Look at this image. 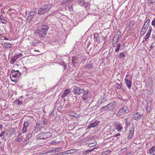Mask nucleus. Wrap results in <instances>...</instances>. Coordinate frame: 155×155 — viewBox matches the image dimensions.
<instances>
[{"label":"nucleus","instance_id":"f257e3e1","mask_svg":"<svg viewBox=\"0 0 155 155\" xmlns=\"http://www.w3.org/2000/svg\"><path fill=\"white\" fill-rule=\"evenodd\" d=\"M129 112L128 107L124 106L122 107L119 110V111L116 113L117 116L118 117H123L125 114Z\"/></svg>","mask_w":155,"mask_h":155},{"label":"nucleus","instance_id":"f03ea898","mask_svg":"<svg viewBox=\"0 0 155 155\" xmlns=\"http://www.w3.org/2000/svg\"><path fill=\"white\" fill-rule=\"evenodd\" d=\"M52 136L51 133L49 132H42L39 134L36 137L37 140H44L50 138Z\"/></svg>","mask_w":155,"mask_h":155},{"label":"nucleus","instance_id":"7ed1b4c3","mask_svg":"<svg viewBox=\"0 0 155 155\" xmlns=\"http://www.w3.org/2000/svg\"><path fill=\"white\" fill-rule=\"evenodd\" d=\"M21 74V73L18 70L15 71L12 70L10 75V77L11 81L13 82H16L17 81V79L15 78H17L20 76Z\"/></svg>","mask_w":155,"mask_h":155},{"label":"nucleus","instance_id":"20e7f679","mask_svg":"<svg viewBox=\"0 0 155 155\" xmlns=\"http://www.w3.org/2000/svg\"><path fill=\"white\" fill-rule=\"evenodd\" d=\"M51 6V5L50 4L43 5L39 9L38 14L40 15L45 14L49 10Z\"/></svg>","mask_w":155,"mask_h":155},{"label":"nucleus","instance_id":"39448f33","mask_svg":"<svg viewBox=\"0 0 155 155\" xmlns=\"http://www.w3.org/2000/svg\"><path fill=\"white\" fill-rule=\"evenodd\" d=\"M73 89V92L74 94H82L84 92V89H82L76 86H74Z\"/></svg>","mask_w":155,"mask_h":155},{"label":"nucleus","instance_id":"423d86ee","mask_svg":"<svg viewBox=\"0 0 155 155\" xmlns=\"http://www.w3.org/2000/svg\"><path fill=\"white\" fill-rule=\"evenodd\" d=\"M143 116V115H140L138 113L136 112L131 116V118L134 120H138L139 119H141Z\"/></svg>","mask_w":155,"mask_h":155},{"label":"nucleus","instance_id":"0eeeda50","mask_svg":"<svg viewBox=\"0 0 155 155\" xmlns=\"http://www.w3.org/2000/svg\"><path fill=\"white\" fill-rule=\"evenodd\" d=\"M134 127H133L131 128V129L129 130L127 139L130 140L134 134Z\"/></svg>","mask_w":155,"mask_h":155},{"label":"nucleus","instance_id":"6e6552de","mask_svg":"<svg viewBox=\"0 0 155 155\" xmlns=\"http://www.w3.org/2000/svg\"><path fill=\"white\" fill-rule=\"evenodd\" d=\"M84 92H83L82 94H83L82 96V98L83 100L84 101L87 100L88 97V93L89 92V91L88 90L86 89L85 90L84 89Z\"/></svg>","mask_w":155,"mask_h":155},{"label":"nucleus","instance_id":"1a4fd4ad","mask_svg":"<svg viewBox=\"0 0 155 155\" xmlns=\"http://www.w3.org/2000/svg\"><path fill=\"white\" fill-rule=\"evenodd\" d=\"M40 122L39 121L37 122L35 127V130L31 132L32 134H35V133L37 132V131L41 129V127H40Z\"/></svg>","mask_w":155,"mask_h":155},{"label":"nucleus","instance_id":"9d476101","mask_svg":"<svg viewBox=\"0 0 155 155\" xmlns=\"http://www.w3.org/2000/svg\"><path fill=\"white\" fill-rule=\"evenodd\" d=\"M114 126L115 129L119 132L121 131V130L122 129L123 127L121 124L118 123H114Z\"/></svg>","mask_w":155,"mask_h":155},{"label":"nucleus","instance_id":"9b49d317","mask_svg":"<svg viewBox=\"0 0 155 155\" xmlns=\"http://www.w3.org/2000/svg\"><path fill=\"white\" fill-rule=\"evenodd\" d=\"M37 33L40 37L44 38V37L46 35L47 33H45V31L44 32L42 31L41 30H40L39 29L37 31Z\"/></svg>","mask_w":155,"mask_h":155},{"label":"nucleus","instance_id":"f8f14e48","mask_svg":"<svg viewBox=\"0 0 155 155\" xmlns=\"http://www.w3.org/2000/svg\"><path fill=\"white\" fill-rule=\"evenodd\" d=\"M99 123V121L97 120L90 124H89V125L88 126L87 128L90 129L91 128L95 127L98 125Z\"/></svg>","mask_w":155,"mask_h":155},{"label":"nucleus","instance_id":"ddd939ff","mask_svg":"<svg viewBox=\"0 0 155 155\" xmlns=\"http://www.w3.org/2000/svg\"><path fill=\"white\" fill-rule=\"evenodd\" d=\"M49 29V27L47 25H42L41 29H39L40 30H41L43 32L45 31V33H47L48 32V31Z\"/></svg>","mask_w":155,"mask_h":155},{"label":"nucleus","instance_id":"4468645a","mask_svg":"<svg viewBox=\"0 0 155 155\" xmlns=\"http://www.w3.org/2000/svg\"><path fill=\"white\" fill-rule=\"evenodd\" d=\"M125 82L128 87L130 89L131 86V81L127 79H125Z\"/></svg>","mask_w":155,"mask_h":155},{"label":"nucleus","instance_id":"2eb2a0df","mask_svg":"<svg viewBox=\"0 0 155 155\" xmlns=\"http://www.w3.org/2000/svg\"><path fill=\"white\" fill-rule=\"evenodd\" d=\"M78 59L75 56H73L72 57V62L74 65H75L78 63Z\"/></svg>","mask_w":155,"mask_h":155},{"label":"nucleus","instance_id":"dca6fc26","mask_svg":"<svg viewBox=\"0 0 155 155\" xmlns=\"http://www.w3.org/2000/svg\"><path fill=\"white\" fill-rule=\"evenodd\" d=\"M70 90L68 89H66L64 91V93L61 95V97L64 98L69 93Z\"/></svg>","mask_w":155,"mask_h":155},{"label":"nucleus","instance_id":"f3484780","mask_svg":"<svg viewBox=\"0 0 155 155\" xmlns=\"http://www.w3.org/2000/svg\"><path fill=\"white\" fill-rule=\"evenodd\" d=\"M121 37V32L120 31H118L114 36V37L116 39H119Z\"/></svg>","mask_w":155,"mask_h":155},{"label":"nucleus","instance_id":"a211bd4d","mask_svg":"<svg viewBox=\"0 0 155 155\" xmlns=\"http://www.w3.org/2000/svg\"><path fill=\"white\" fill-rule=\"evenodd\" d=\"M2 45L3 47L5 48H10L12 46L11 44L5 42L3 43Z\"/></svg>","mask_w":155,"mask_h":155},{"label":"nucleus","instance_id":"6ab92c4d","mask_svg":"<svg viewBox=\"0 0 155 155\" xmlns=\"http://www.w3.org/2000/svg\"><path fill=\"white\" fill-rule=\"evenodd\" d=\"M101 111H103L104 110L107 111L109 110V108L107 107V105L103 107L100 109Z\"/></svg>","mask_w":155,"mask_h":155},{"label":"nucleus","instance_id":"aec40b11","mask_svg":"<svg viewBox=\"0 0 155 155\" xmlns=\"http://www.w3.org/2000/svg\"><path fill=\"white\" fill-rule=\"evenodd\" d=\"M151 28L150 29H149L148 30L147 32V34L146 35V38H145V39H148V38H149L150 34V32L151 31Z\"/></svg>","mask_w":155,"mask_h":155},{"label":"nucleus","instance_id":"412c9836","mask_svg":"<svg viewBox=\"0 0 155 155\" xmlns=\"http://www.w3.org/2000/svg\"><path fill=\"white\" fill-rule=\"evenodd\" d=\"M31 12L28 14V15L27 18V19L28 20L30 21L33 18L32 14H31Z\"/></svg>","mask_w":155,"mask_h":155},{"label":"nucleus","instance_id":"4be33fe9","mask_svg":"<svg viewBox=\"0 0 155 155\" xmlns=\"http://www.w3.org/2000/svg\"><path fill=\"white\" fill-rule=\"evenodd\" d=\"M84 68H85L91 69L93 68V66L92 64H89L86 65H85Z\"/></svg>","mask_w":155,"mask_h":155},{"label":"nucleus","instance_id":"5701e85b","mask_svg":"<svg viewBox=\"0 0 155 155\" xmlns=\"http://www.w3.org/2000/svg\"><path fill=\"white\" fill-rule=\"evenodd\" d=\"M22 56H23V54L21 53H20V54L15 56L14 57L16 59V60H17V59L19 58L22 57Z\"/></svg>","mask_w":155,"mask_h":155},{"label":"nucleus","instance_id":"b1692460","mask_svg":"<svg viewBox=\"0 0 155 155\" xmlns=\"http://www.w3.org/2000/svg\"><path fill=\"white\" fill-rule=\"evenodd\" d=\"M69 151L68 150L66 151L65 152H60L57 153L56 155H65L67 154H68V153L67 152Z\"/></svg>","mask_w":155,"mask_h":155},{"label":"nucleus","instance_id":"393cba45","mask_svg":"<svg viewBox=\"0 0 155 155\" xmlns=\"http://www.w3.org/2000/svg\"><path fill=\"white\" fill-rule=\"evenodd\" d=\"M149 153L150 154L152 153L155 151V146L150 148L149 150Z\"/></svg>","mask_w":155,"mask_h":155},{"label":"nucleus","instance_id":"a878e982","mask_svg":"<svg viewBox=\"0 0 155 155\" xmlns=\"http://www.w3.org/2000/svg\"><path fill=\"white\" fill-rule=\"evenodd\" d=\"M95 148V147H94L93 148H92V150H85V151H84V154H87L88 153H89V152H91L94 150Z\"/></svg>","mask_w":155,"mask_h":155},{"label":"nucleus","instance_id":"bb28decb","mask_svg":"<svg viewBox=\"0 0 155 155\" xmlns=\"http://www.w3.org/2000/svg\"><path fill=\"white\" fill-rule=\"evenodd\" d=\"M39 43L38 39H35L32 42L31 45H36L37 44Z\"/></svg>","mask_w":155,"mask_h":155},{"label":"nucleus","instance_id":"cd10ccee","mask_svg":"<svg viewBox=\"0 0 155 155\" xmlns=\"http://www.w3.org/2000/svg\"><path fill=\"white\" fill-rule=\"evenodd\" d=\"M118 39H117L116 41H115L114 39H113L112 43L114 47H115L117 45V43L118 42Z\"/></svg>","mask_w":155,"mask_h":155},{"label":"nucleus","instance_id":"c85d7f7f","mask_svg":"<svg viewBox=\"0 0 155 155\" xmlns=\"http://www.w3.org/2000/svg\"><path fill=\"white\" fill-rule=\"evenodd\" d=\"M115 86L116 88L118 89H120L122 88V85L121 84H118V83H116Z\"/></svg>","mask_w":155,"mask_h":155},{"label":"nucleus","instance_id":"c756f323","mask_svg":"<svg viewBox=\"0 0 155 155\" xmlns=\"http://www.w3.org/2000/svg\"><path fill=\"white\" fill-rule=\"evenodd\" d=\"M125 57V55L124 52L120 53L119 55V57L120 58H123Z\"/></svg>","mask_w":155,"mask_h":155},{"label":"nucleus","instance_id":"7c9ffc66","mask_svg":"<svg viewBox=\"0 0 155 155\" xmlns=\"http://www.w3.org/2000/svg\"><path fill=\"white\" fill-rule=\"evenodd\" d=\"M16 59L14 57H13L11 60L10 61V63L11 64H14L16 61Z\"/></svg>","mask_w":155,"mask_h":155},{"label":"nucleus","instance_id":"2f4dec72","mask_svg":"<svg viewBox=\"0 0 155 155\" xmlns=\"http://www.w3.org/2000/svg\"><path fill=\"white\" fill-rule=\"evenodd\" d=\"M134 21H130V22L129 24V28L130 29V28H132L133 26V25L134 24Z\"/></svg>","mask_w":155,"mask_h":155},{"label":"nucleus","instance_id":"473e14b6","mask_svg":"<svg viewBox=\"0 0 155 155\" xmlns=\"http://www.w3.org/2000/svg\"><path fill=\"white\" fill-rule=\"evenodd\" d=\"M2 18H4L3 16L1 17L0 18L1 21L3 23L6 24L7 22V21L6 19H3Z\"/></svg>","mask_w":155,"mask_h":155},{"label":"nucleus","instance_id":"72a5a7b5","mask_svg":"<svg viewBox=\"0 0 155 155\" xmlns=\"http://www.w3.org/2000/svg\"><path fill=\"white\" fill-rule=\"evenodd\" d=\"M120 46H121L120 44V43L118 44L117 45V46L116 47V49L115 50V51L117 52L120 49Z\"/></svg>","mask_w":155,"mask_h":155},{"label":"nucleus","instance_id":"f704fd0d","mask_svg":"<svg viewBox=\"0 0 155 155\" xmlns=\"http://www.w3.org/2000/svg\"><path fill=\"white\" fill-rule=\"evenodd\" d=\"M151 109V107L149 106L147 107L146 110L147 112H150Z\"/></svg>","mask_w":155,"mask_h":155},{"label":"nucleus","instance_id":"c9c22d12","mask_svg":"<svg viewBox=\"0 0 155 155\" xmlns=\"http://www.w3.org/2000/svg\"><path fill=\"white\" fill-rule=\"evenodd\" d=\"M29 122L27 121H25L24 123L23 124V126L25 127H27L29 126Z\"/></svg>","mask_w":155,"mask_h":155},{"label":"nucleus","instance_id":"e433bc0d","mask_svg":"<svg viewBox=\"0 0 155 155\" xmlns=\"http://www.w3.org/2000/svg\"><path fill=\"white\" fill-rule=\"evenodd\" d=\"M94 39H97L100 38L98 33L94 34Z\"/></svg>","mask_w":155,"mask_h":155},{"label":"nucleus","instance_id":"4c0bfd02","mask_svg":"<svg viewBox=\"0 0 155 155\" xmlns=\"http://www.w3.org/2000/svg\"><path fill=\"white\" fill-rule=\"evenodd\" d=\"M78 3L79 5L81 6H84V1L83 0H81Z\"/></svg>","mask_w":155,"mask_h":155},{"label":"nucleus","instance_id":"58836bf2","mask_svg":"<svg viewBox=\"0 0 155 155\" xmlns=\"http://www.w3.org/2000/svg\"><path fill=\"white\" fill-rule=\"evenodd\" d=\"M110 151L109 150H107L103 152L102 153V155H106L108 154L109 153H110Z\"/></svg>","mask_w":155,"mask_h":155},{"label":"nucleus","instance_id":"ea45409f","mask_svg":"<svg viewBox=\"0 0 155 155\" xmlns=\"http://www.w3.org/2000/svg\"><path fill=\"white\" fill-rule=\"evenodd\" d=\"M16 102H17L18 105H21L22 104V102L21 101H20L19 100H17L16 101Z\"/></svg>","mask_w":155,"mask_h":155},{"label":"nucleus","instance_id":"a19ab883","mask_svg":"<svg viewBox=\"0 0 155 155\" xmlns=\"http://www.w3.org/2000/svg\"><path fill=\"white\" fill-rule=\"evenodd\" d=\"M32 136V134H28V135L26 137V139H27L28 140V139H30V138H31V137Z\"/></svg>","mask_w":155,"mask_h":155},{"label":"nucleus","instance_id":"79ce46f5","mask_svg":"<svg viewBox=\"0 0 155 155\" xmlns=\"http://www.w3.org/2000/svg\"><path fill=\"white\" fill-rule=\"evenodd\" d=\"M62 148H60L55 149L54 152H58V151H61L62 150Z\"/></svg>","mask_w":155,"mask_h":155},{"label":"nucleus","instance_id":"37998d69","mask_svg":"<svg viewBox=\"0 0 155 155\" xmlns=\"http://www.w3.org/2000/svg\"><path fill=\"white\" fill-rule=\"evenodd\" d=\"M113 104L112 103H110L107 105V107H108L109 108V109H111L112 107Z\"/></svg>","mask_w":155,"mask_h":155},{"label":"nucleus","instance_id":"c03bdc74","mask_svg":"<svg viewBox=\"0 0 155 155\" xmlns=\"http://www.w3.org/2000/svg\"><path fill=\"white\" fill-rule=\"evenodd\" d=\"M150 22V19H147L146 21L145 22L144 24V25H148L149 26V23Z\"/></svg>","mask_w":155,"mask_h":155},{"label":"nucleus","instance_id":"a18cd8bd","mask_svg":"<svg viewBox=\"0 0 155 155\" xmlns=\"http://www.w3.org/2000/svg\"><path fill=\"white\" fill-rule=\"evenodd\" d=\"M101 101L100 102V104H102V103H103L105 101V99L104 98V97H101Z\"/></svg>","mask_w":155,"mask_h":155},{"label":"nucleus","instance_id":"49530a36","mask_svg":"<svg viewBox=\"0 0 155 155\" xmlns=\"http://www.w3.org/2000/svg\"><path fill=\"white\" fill-rule=\"evenodd\" d=\"M27 131V127L23 126L22 129V132L23 133H24Z\"/></svg>","mask_w":155,"mask_h":155},{"label":"nucleus","instance_id":"de8ad7c7","mask_svg":"<svg viewBox=\"0 0 155 155\" xmlns=\"http://www.w3.org/2000/svg\"><path fill=\"white\" fill-rule=\"evenodd\" d=\"M47 122L48 121L46 119H45L42 120V124H47Z\"/></svg>","mask_w":155,"mask_h":155},{"label":"nucleus","instance_id":"09e8293b","mask_svg":"<svg viewBox=\"0 0 155 155\" xmlns=\"http://www.w3.org/2000/svg\"><path fill=\"white\" fill-rule=\"evenodd\" d=\"M31 14H32V15L33 16V17H34V16H35L37 13V12H35V11H31Z\"/></svg>","mask_w":155,"mask_h":155},{"label":"nucleus","instance_id":"8fccbe9b","mask_svg":"<svg viewBox=\"0 0 155 155\" xmlns=\"http://www.w3.org/2000/svg\"><path fill=\"white\" fill-rule=\"evenodd\" d=\"M69 1V0H64L63 1L61 2V4H65L66 3H68Z\"/></svg>","mask_w":155,"mask_h":155},{"label":"nucleus","instance_id":"3c124183","mask_svg":"<svg viewBox=\"0 0 155 155\" xmlns=\"http://www.w3.org/2000/svg\"><path fill=\"white\" fill-rule=\"evenodd\" d=\"M152 24L153 26H154L155 25V18L152 21Z\"/></svg>","mask_w":155,"mask_h":155},{"label":"nucleus","instance_id":"603ef678","mask_svg":"<svg viewBox=\"0 0 155 155\" xmlns=\"http://www.w3.org/2000/svg\"><path fill=\"white\" fill-rule=\"evenodd\" d=\"M21 138L20 137H19V138H17V139H16V141L17 142H20L21 140Z\"/></svg>","mask_w":155,"mask_h":155},{"label":"nucleus","instance_id":"864d4df0","mask_svg":"<svg viewBox=\"0 0 155 155\" xmlns=\"http://www.w3.org/2000/svg\"><path fill=\"white\" fill-rule=\"evenodd\" d=\"M109 130L110 131H112V132L114 131V130L113 129V127H110L109 128Z\"/></svg>","mask_w":155,"mask_h":155},{"label":"nucleus","instance_id":"5fc2aeb1","mask_svg":"<svg viewBox=\"0 0 155 155\" xmlns=\"http://www.w3.org/2000/svg\"><path fill=\"white\" fill-rule=\"evenodd\" d=\"M147 29H144V28H143L141 31L145 33L147 31Z\"/></svg>","mask_w":155,"mask_h":155},{"label":"nucleus","instance_id":"6e6d98bb","mask_svg":"<svg viewBox=\"0 0 155 155\" xmlns=\"http://www.w3.org/2000/svg\"><path fill=\"white\" fill-rule=\"evenodd\" d=\"M5 131H2V133L0 134V137H2L5 134Z\"/></svg>","mask_w":155,"mask_h":155},{"label":"nucleus","instance_id":"4d7b16f0","mask_svg":"<svg viewBox=\"0 0 155 155\" xmlns=\"http://www.w3.org/2000/svg\"><path fill=\"white\" fill-rule=\"evenodd\" d=\"M59 142V141L58 142H55V140H53L52 141V143L53 144H56L58 143Z\"/></svg>","mask_w":155,"mask_h":155},{"label":"nucleus","instance_id":"13d9d810","mask_svg":"<svg viewBox=\"0 0 155 155\" xmlns=\"http://www.w3.org/2000/svg\"><path fill=\"white\" fill-rule=\"evenodd\" d=\"M89 5V3L88 2H84V6L85 7H86L87 6H88Z\"/></svg>","mask_w":155,"mask_h":155},{"label":"nucleus","instance_id":"bf43d9fd","mask_svg":"<svg viewBox=\"0 0 155 155\" xmlns=\"http://www.w3.org/2000/svg\"><path fill=\"white\" fill-rule=\"evenodd\" d=\"M148 26H148L147 25H144V24L143 28H144V29L145 28L147 29L148 28Z\"/></svg>","mask_w":155,"mask_h":155},{"label":"nucleus","instance_id":"052dcab7","mask_svg":"<svg viewBox=\"0 0 155 155\" xmlns=\"http://www.w3.org/2000/svg\"><path fill=\"white\" fill-rule=\"evenodd\" d=\"M145 33V32H143V31H140V35H141V36H142Z\"/></svg>","mask_w":155,"mask_h":155},{"label":"nucleus","instance_id":"680f3d73","mask_svg":"<svg viewBox=\"0 0 155 155\" xmlns=\"http://www.w3.org/2000/svg\"><path fill=\"white\" fill-rule=\"evenodd\" d=\"M125 123H126V126H127V127H128V124L127 123V119H126Z\"/></svg>","mask_w":155,"mask_h":155},{"label":"nucleus","instance_id":"e2e57ef3","mask_svg":"<svg viewBox=\"0 0 155 155\" xmlns=\"http://www.w3.org/2000/svg\"><path fill=\"white\" fill-rule=\"evenodd\" d=\"M127 150V148L126 147H124L122 149V150L124 152H125Z\"/></svg>","mask_w":155,"mask_h":155},{"label":"nucleus","instance_id":"0e129e2a","mask_svg":"<svg viewBox=\"0 0 155 155\" xmlns=\"http://www.w3.org/2000/svg\"><path fill=\"white\" fill-rule=\"evenodd\" d=\"M120 134H119V133H118V134H115L114 136V137H117L118 136H120Z\"/></svg>","mask_w":155,"mask_h":155},{"label":"nucleus","instance_id":"69168bd1","mask_svg":"<svg viewBox=\"0 0 155 155\" xmlns=\"http://www.w3.org/2000/svg\"><path fill=\"white\" fill-rule=\"evenodd\" d=\"M2 127L3 126L2 125L0 124V130H2Z\"/></svg>","mask_w":155,"mask_h":155},{"label":"nucleus","instance_id":"338daca9","mask_svg":"<svg viewBox=\"0 0 155 155\" xmlns=\"http://www.w3.org/2000/svg\"><path fill=\"white\" fill-rule=\"evenodd\" d=\"M125 155H132L130 152H129L128 153H127Z\"/></svg>","mask_w":155,"mask_h":155},{"label":"nucleus","instance_id":"774afa93","mask_svg":"<svg viewBox=\"0 0 155 155\" xmlns=\"http://www.w3.org/2000/svg\"><path fill=\"white\" fill-rule=\"evenodd\" d=\"M54 150H55V149H53V150H51V151L50 152V153L54 152Z\"/></svg>","mask_w":155,"mask_h":155}]
</instances>
